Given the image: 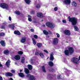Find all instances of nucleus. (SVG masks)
<instances>
[{"instance_id": "1", "label": "nucleus", "mask_w": 80, "mask_h": 80, "mask_svg": "<svg viewBox=\"0 0 80 80\" xmlns=\"http://www.w3.org/2000/svg\"><path fill=\"white\" fill-rule=\"evenodd\" d=\"M68 21L69 22H71L72 25L73 26L76 25L77 23L78 19L75 17L70 18V16L68 17Z\"/></svg>"}, {"instance_id": "2", "label": "nucleus", "mask_w": 80, "mask_h": 80, "mask_svg": "<svg viewBox=\"0 0 80 80\" xmlns=\"http://www.w3.org/2000/svg\"><path fill=\"white\" fill-rule=\"evenodd\" d=\"M46 25L47 27H48L50 28H53L55 27V25H53L52 23L49 22H47Z\"/></svg>"}, {"instance_id": "3", "label": "nucleus", "mask_w": 80, "mask_h": 80, "mask_svg": "<svg viewBox=\"0 0 80 80\" xmlns=\"http://www.w3.org/2000/svg\"><path fill=\"white\" fill-rule=\"evenodd\" d=\"M0 7L2 8L5 9H8V5L5 3H1L0 4Z\"/></svg>"}, {"instance_id": "4", "label": "nucleus", "mask_w": 80, "mask_h": 80, "mask_svg": "<svg viewBox=\"0 0 80 80\" xmlns=\"http://www.w3.org/2000/svg\"><path fill=\"white\" fill-rule=\"evenodd\" d=\"M71 61L72 62L76 64H78L79 63L78 59L76 58H73Z\"/></svg>"}, {"instance_id": "5", "label": "nucleus", "mask_w": 80, "mask_h": 80, "mask_svg": "<svg viewBox=\"0 0 80 80\" xmlns=\"http://www.w3.org/2000/svg\"><path fill=\"white\" fill-rule=\"evenodd\" d=\"M63 33L65 35H67L68 36H70L71 35V32L68 30L66 29L63 32Z\"/></svg>"}, {"instance_id": "6", "label": "nucleus", "mask_w": 80, "mask_h": 80, "mask_svg": "<svg viewBox=\"0 0 80 80\" xmlns=\"http://www.w3.org/2000/svg\"><path fill=\"white\" fill-rule=\"evenodd\" d=\"M68 50L69 52L70 55H72L74 53V49L73 48L70 47L68 48Z\"/></svg>"}, {"instance_id": "7", "label": "nucleus", "mask_w": 80, "mask_h": 80, "mask_svg": "<svg viewBox=\"0 0 80 80\" xmlns=\"http://www.w3.org/2000/svg\"><path fill=\"white\" fill-rule=\"evenodd\" d=\"M58 42V39L56 38H54L52 42V44L53 45H57Z\"/></svg>"}, {"instance_id": "8", "label": "nucleus", "mask_w": 80, "mask_h": 80, "mask_svg": "<svg viewBox=\"0 0 80 80\" xmlns=\"http://www.w3.org/2000/svg\"><path fill=\"white\" fill-rule=\"evenodd\" d=\"M5 76L7 77H13V74L10 72H7L5 73Z\"/></svg>"}, {"instance_id": "9", "label": "nucleus", "mask_w": 80, "mask_h": 80, "mask_svg": "<svg viewBox=\"0 0 80 80\" xmlns=\"http://www.w3.org/2000/svg\"><path fill=\"white\" fill-rule=\"evenodd\" d=\"M0 43L1 44L2 47H5L6 46V44H5V41L1 40L0 42Z\"/></svg>"}, {"instance_id": "10", "label": "nucleus", "mask_w": 80, "mask_h": 80, "mask_svg": "<svg viewBox=\"0 0 80 80\" xmlns=\"http://www.w3.org/2000/svg\"><path fill=\"white\" fill-rule=\"evenodd\" d=\"M64 2L66 5H67V4L70 5V3H71V1L70 0H64Z\"/></svg>"}, {"instance_id": "11", "label": "nucleus", "mask_w": 80, "mask_h": 80, "mask_svg": "<svg viewBox=\"0 0 80 80\" xmlns=\"http://www.w3.org/2000/svg\"><path fill=\"white\" fill-rule=\"evenodd\" d=\"M37 15L38 17H39V18H42V17H43V15L42 13L40 12L37 13Z\"/></svg>"}, {"instance_id": "12", "label": "nucleus", "mask_w": 80, "mask_h": 80, "mask_svg": "<svg viewBox=\"0 0 80 80\" xmlns=\"http://www.w3.org/2000/svg\"><path fill=\"white\" fill-rule=\"evenodd\" d=\"M26 42V38L23 37H22V39L21 40V43H25Z\"/></svg>"}, {"instance_id": "13", "label": "nucleus", "mask_w": 80, "mask_h": 80, "mask_svg": "<svg viewBox=\"0 0 80 80\" xmlns=\"http://www.w3.org/2000/svg\"><path fill=\"white\" fill-rule=\"evenodd\" d=\"M49 60H50V61H53L54 60V57H53V54H50V58H49Z\"/></svg>"}, {"instance_id": "14", "label": "nucleus", "mask_w": 80, "mask_h": 80, "mask_svg": "<svg viewBox=\"0 0 80 80\" xmlns=\"http://www.w3.org/2000/svg\"><path fill=\"white\" fill-rule=\"evenodd\" d=\"M64 53L65 55L67 56L68 55H69V53H70L69 51L67 49H66L64 51Z\"/></svg>"}, {"instance_id": "15", "label": "nucleus", "mask_w": 80, "mask_h": 80, "mask_svg": "<svg viewBox=\"0 0 80 80\" xmlns=\"http://www.w3.org/2000/svg\"><path fill=\"white\" fill-rule=\"evenodd\" d=\"M14 33L15 35H21V33L18 31H14Z\"/></svg>"}, {"instance_id": "16", "label": "nucleus", "mask_w": 80, "mask_h": 80, "mask_svg": "<svg viewBox=\"0 0 80 80\" xmlns=\"http://www.w3.org/2000/svg\"><path fill=\"white\" fill-rule=\"evenodd\" d=\"M24 72L26 74H28L30 73V71H29V70H28V69L27 68H25L24 69Z\"/></svg>"}, {"instance_id": "17", "label": "nucleus", "mask_w": 80, "mask_h": 80, "mask_svg": "<svg viewBox=\"0 0 80 80\" xmlns=\"http://www.w3.org/2000/svg\"><path fill=\"white\" fill-rule=\"evenodd\" d=\"M18 75L20 77H22V78H23V77H25V75L23 74V73L20 72L18 73Z\"/></svg>"}, {"instance_id": "18", "label": "nucleus", "mask_w": 80, "mask_h": 80, "mask_svg": "<svg viewBox=\"0 0 80 80\" xmlns=\"http://www.w3.org/2000/svg\"><path fill=\"white\" fill-rule=\"evenodd\" d=\"M14 58L16 60H19L20 59V57L19 55H16L14 57Z\"/></svg>"}, {"instance_id": "19", "label": "nucleus", "mask_w": 80, "mask_h": 80, "mask_svg": "<svg viewBox=\"0 0 80 80\" xmlns=\"http://www.w3.org/2000/svg\"><path fill=\"white\" fill-rule=\"evenodd\" d=\"M25 3L28 5H30L31 3V0H24Z\"/></svg>"}, {"instance_id": "20", "label": "nucleus", "mask_w": 80, "mask_h": 80, "mask_svg": "<svg viewBox=\"0 0 80 80\" xmlns=\"http://www.w3.org/2000/svg\"><path fill=\"white\" fill-rule=\"evenodd\" d=\"M10 60H8L6 63V65L7 66V67L9 68V65H10Z\"/></svg>"}, {"instance_id": "21", "label": "nucleus", "mask_w": 80, "mask_h": 80, "mask_svg": "<svg viewBox=\"0 0 80 80\" xmlns=\"http://www.w3.org/2000/svg\"><path fill=\"white\" fill-rule=\"evenodd\" d=\"M54 65L53 62L52 61H50L48 62V65L50 66V67H53Z\"/></svg>"}, {"instance_id": "22", "label": "nucleus", "mask_w": 80, "mask_h": 80, "mask_svg": "<svg viewBox=\"0 0 80 80\" xmlns=\"http://www.w3.org/2000/svg\"><path fill=\"white\" fill-rule=\"evenodd\" d=\"M9 51L8 50H5L4 51V54H5L6 55H7V54H9Z\"/></svg>"}, {"instance_id": "23", "label": "nucleus", "mask_w": 80, "mask_h": 80, "mask_svg": "<svg viewBox=\"0 0 80 80\" xmlns=\"http://www.w3.org/2000/svg\"><path fill=\"white\" fill-rule=\"evenodd\" d=\"M37 46L38 48H40V47H42V43H37Z\"/></svg>"}, {"instance_id": "24", "label": "nucleus", "mask_w": 80, "mask_h": 80, "mask_svg": "<svg viewBox=\"0 0 80 80\" xmlns=\"http://www.w3.org/2000/svg\"><path fill=\"white\" fill-rule=\"evenodd\" d=\"M28 68L29 69V70H32V66L31 65L28 64Z\"/></svg>"}, {"instance_id": "25", "label": "nucleus", "mask_w": 80, "mask_h": 80, "mask_svg": "<svg viewBox=\"0 0 80 80\" xmlns=\"http://www.w3.org/2000/svg\"><path fill=\"white\" fill-rule=\"evenodd\" d=\"M21 63H25V58L24 57H22L21 60Z\"/></svg>"}, {"instance_id": "26", "label": "nucleus", "mask_w": 80, "mask_h": 80, "mask_svg": "<svg viewBox=\"0 0 80 80\" xmlns=\"http://www.w3.org/2000/svg\"><path fill=\"white\" fill-rule=\"evenodd\" d=\"M72 6L75 7H77V3H76V2L75 1L72 2Z\"/></svg>"}, {"instance_id": "27", "label": "nucleus", "mask_w": 80, "mask_h": 80, "mask_svg": "<svg viewBox=\"0 0 80 80\" xmlns=\"http://www.w3.org/2000/svg\"><path fill=\"white\" fill-rule=\"evenodd\" d=\"M42 72H44V73L46 72V70H45V66H43L42 67Z\"/></svg>"}, {"instance_id": "28", "label": "nucleus", "mask_w": 80, "mask_h": 80, "mask_svg": "<svg viewBox=\"0 0 80 80\" xmlns=\"http://www.w3.org/2000/svg\"><path fill=\"white\" fill-rule=\"evenodd\" d=\"M9 27L10 28H11L12 30H13L15 28V25H9Z\"/></svg>"}, {"instance_id": "29", "label": "nucleus", "mask_w": 80, "mask_h": 80, "mask_svg": "<svg viewBox=\"0 0 80 80\" xmlns=\"http://www.w3.org/2000/svg\"><path fill=\"white\" fill-rule=\"evenodd\" d=\"M43 32L44 34L46 35H47L48 34V32L45 30H44Z\"/></svg>"}, {"instance_id": "30", "label": "nucleus", "mask_w": 80, "mask_h": 80, "mask_svg": "<svg viewBox=\"0 0 80 80\" xmlns=\"http://www.w3.org/2000/svg\"><path fill=\"white\" fill-rule=\"evenodd\" d=\"M40 5L39 4H38L36 5L35 6L36 8H37L38 9V8H40L41 7Z\"/></svg>"}, {"instance_id": "31", "label": "nucleus", "mask_w": 80, "mask_h": 80, "mask_svg": "<svg viewBox=\"0 0 80 80\" xmlns=\"http://www.w3.org/2000/svg\"><path fill=\"white\" fill-rule=\"evenodd\" d=\"M50 72H55V70L53 68H51L48 70Z\"/></svg>"}, {"instance_id": "32", "label": "nucleus", "mask_w": 80, "mask_h": 80, "mask_svg": "<svg viewBox=\"0 0 80 80\" xmlns=\"http://www.w3.org/2000/svg\"><path fill=\"white\" fill-rule=\"evenodd\" d=\"M39 55H40V57L42 58H44V55H43V53H42L40 52L39 53Z\"/></svg>"}, {"instance_id": "33", "label": "nucleus", "mask_w": 80, "mask_h": 80, "mask_svg": "<svg viewBox=\"0 0 80 80\" xmlns=\"http://www.w3.org/2000/svg\"><path fill=\"white\" fill-rule=\"evenodd\" d=\"M5 35V33L3 32H2L0 33V37H4Z\"/></svg>"}, {"instance_id": "34", "label": "nucleus", "mask_w": 80, "mask_h": 80, "mask_svg": "<svg viewBox=\"0 0 80 80\" xmlns=\"http://www.w3.org/2000/svg\"><path fill=\"white\" fill-rule=\"evenodd\" d=\"M15 13L17 14V15H20L21 13L19 11H16L15 12Z\"/></svg>"}, {"instance_id": "35", "label": "nucleus", "mask_w": 80, "mask_h": 80, "mask_svg": "<svg viewBox=\"0 0 80 80\" xmlns=\"http://www.w3.org/2000/svg\"><path fill=\"white\" fill-rule=\"evenodd\" d=\"M30 80H35V77L33 75H32L31 77L30 78Z\"/></svg>"}, {"instance_id": "36", "label": "nucleus", "mask_w": 80, "mask_h": 80, "mask_svg": "<svg viewBox=\"0 0 80 80\" xmlns=\"http://www.w3.org/2000/svg\"><path fill=\"white\" fill-rule=\"evenodd\" d=\"M32 40L33 45H36V41H35V40H34V38H32Z\"/></svg>"}, {"instance_id": "37", "label": "nucleus", "mask_w": 80, "mask_h": 80, "mask_svg": "<svg viewBox=\"0 0 80 80\" xmlns=\"http://www.w3.org/2000/svg\"><path fill=\"white\" fill-rule=\"evenodd\" d=\"M74 28L76 31H78V28L76 26H74Z\"/></svg>"}, {"instance_id": "38", "label": "nucleus", "mask_w": 80, "mask_h": 80, "mask_svg": "<svg viewBox=\"0 0 80 80\" xmlns=\"http://www.w3.org/2000/svg\"><path fill=\"white\" fill-rule=\"evenodd\" d=\"M26 77H27L28 78H29L32 77V76H31V75L30 74H28L26 76Z\"/></svg>"}, {"instance_id": "39", "label": "nucleus", "mask_w": 80, "mask_h": 80, "mask_svg": "<svg viewBox=\"0 0 80 80\" xmlns=\"http://www.w3.org/2000/svg\"><path fill=\"white\" fill-rule=\"evenodd\" d=\"M35 55L38 56V55H40V53L38 52H35Z\"/></svg>"}, {"instance_id": "40", "label": "nucleus", "mask_w": 80, "mask_h": 80, "mask_svg": "<svg viewBox=\"0 0 80 80\" xmlns=\"http://www.w3.org/2000/svg\"><path fill=\"white\" fill-rule=\"evenodd\" d=\"M23 53V52L22 51H20L18 52V54L19 55H22Z\"/></svg>"}, {"instance_id": "41", "label": "nucleus", "mask_w": 80, "mask_h": 80, "mask_svg": "<svg viewBox=\"0 0 80 80\" xmlns=\"http://www.w3.org/2000/svg\"><path fill=\"white\" fill-rule=\"evenodd\" d=\"M62 22L64 23H67V21L65 20H62Z\"/></svg>"}, {"instance_id": "42", "label": "nucleus", "mask_w": 80, "mask_h": 80, "mask_svg": "<svg viewBox=\"0 0 80 80\" xmlns=\"http://www.w3.org/2000/svg\"><path fill=\"white\" fill-rule=\"evenodd\" d=\"M31 14H32V15L35 14V11H31Z\"/></svg>"}, {"instance_id": "43", "label": "nucleus", "mask_w": 80, "mask_h": 80, "mask_svg": "<svg viewBox=\"0 0 80 80\" xmlns=\"http://www.w3.org/2000/svg\"><path fill=\"white\" fill-rule=\"evenodd\" d=\"M33 37H34V38H36V39H37V38H38V36H37V35H34Z\"/></svg>"}, {"instance_id": "44", "label": "nucleus", "mask_w": 80, "mask_h": 80, "mask_svg": "<svg viewBox=\"0 0 80 80\" xmlns=\"http://www.w3.org/2000/svg\"><path fill=\"white\" fill-rule=\"evenodd\" d=\"M11 72L12 73H15V71L14 70H11Z\"/></svg>"}, {"instance_id": "45", "label": "nucleus", "mask_w": 80, "mask_h": 80, "mask_svg": "<svg viewBox=\"0 0 80 80\" xmlns=\"http://www.w3.org/2000/svg\"><path fill=\"white\" fill-rule=\"evenodd\" d=\"M28 20L29 22H32V19L30 18H28Z\"/></svg>"}, {"instance_id": "46", "label": "nucleus", "mask_w": 80, "mask_h": 80, "mask_svg": "<svg viewBox=\"0 0 80 80\" xmlns=\"http://www.w3.org/2000/svg\"><path fill=\"white\" fill-rule=\"evenodd\" d=\"M1 28H2V29H5V27L4 26H2Z\"/></svg>"}, {"instance_id": "47", "label": "nucleus", "mask_w": 80, "mask_h": 80, "mask_svg": "<svg viewBox=\"0 0 80 80\" xmlns=\"http://www.w3.org/2000/svg\"><path fill=\"white\" fill-rule=\"evenodd\" d=\"M44 52H45V53H47V54H48V51H47V50H44Z\"/></svg>"}, {"instance_id": "48", "label": "nucleus", "mask_w": 80, "mask_h": 80, "mask_svg": "<svg viewBox=\"0 0 80 80\" xmlns=\"http://www.w3.org/2000/svg\"><path fill=\"white\" fill-rule=\"evenodd\" d=\"M57 10H58V8L57 7H56L55 8H54V11H57Z\"/></svg>"}, {"instance_id": "49", "label": "nucleus", "mask_w": 80, "mask_h": 80, "mask_svg": "<svg viewBox=\"0 0 80 80\" xmlns=\"http://www.w3.org/2000/svg\"><path fill=\"white\" fill-rule=\"evenodd\" d=\"M56 35H57V37H58V38H59V37H60V34H59L57 33Z\"/></svg>"}, {"instance_id": "50", "label": "nucleus", "mask_w": 80, "mask_h": 80, "mask_svg": "<svg viewBox=\"0 0 80 80\" xmlns=\"http://www.w3.org/2000/svg\"><path fill=\"white\" fill-rule=\"evenodd\" d=\"M30 31H31L32 32H34V29L33 28L31 29H30Z\"/></svg>"}, {"instance_id": "51", "label": "nucleus", "mask_w": 80, "mask_h": 80, "mask_svg": "<svg viewBox=\"0 0 80 80\" xmlns=\"http://www.w3.org/2000/svg\"><path fill=\"white\" fill-rule=\"evenodd\" d=\"M60 77H61V75H59V76H58V79H60Z\"/></svg>"}, {"instance_id": "52", "label": "nucleus", "mask_w": 80, "mask_h": 80, "mask_svg": "<svg viewBox=\"0 0 80 80\" xmlns=\"http://www.w3.org/2000/svg\"><path fill=\"white\" fill-rule=\"evenodd\" d=\"M9 20L10 21H11V20H12V18H11V17H9Z\"/></svg>"}, {"instance_id": "53", "label": "nucleus", "mask_w": 80, "mask_h": 80, "mask_svg": "<svg viewBox=\"0 0 80 80\" xmlns=\"http://www.w3.org/2000/svg\"><path fill=\"white\" fill-rule=\"evenodd\" d=\"M31 63L32 64H33V60L32 59L31 60Z\"/></svg>"}, {"instance_id": "54", "label": "nucleus", "mask_w": 80, "mask_h": 80, "mask_svg": "<svg viewBox=\"0 0 80 80\" xmlns=\"http://www.w3.org/2000/svg\"><path fill=\"white\" fill-rule=\"evenodd\" d=\"M0 80H3V78L1 76H0Z\"/></svg>"}, {"instance_id": "55", "label": "nucleus", "mask_w": 80, "mask_h": 80, "mask_svg": "<svg viewBox=\"0 0 80 80\" xmlns=\"http://www.w3.org/2000/svg\"><path fill=\"white\" fill-rule=\"evenodd\" d=\"M49 34H50V35H51L52 34V33L50 31H49Z\"/></svg>"}, {"instance_id": "56", "label": "nucleus", "mask_w": 80, "mask_h": 80, "mask_svg": "<svg viewBox=\"0 0 80 80\" xmlns=\"http://www.w3.org/2000/svg\"><path fill=\"white\" fill-rule=\"evenodd\" d=\"M28 18H32V16H31L30 15H28Z\"/></svg>"}, {"instance_id": "57", "label": "nucleus", "mask_w": 80, "mask_h": 80, "mask_svg": "<svg viewBox=\"0 0 80 80\" xmlns=\"http://www.w3.org/2000/svg\"><path fill=\"white\" fill-rule=\"evenodd\" d=\"M9 80H13V78H9Z\"/></svg>"}, {"instance_id": "58", "label": "nucleus", "mask_w": 80, "mask_h": 80, "mask_svg": "<svg viewBox=\"0 0 80 80\" xmlns=\"http://www.w3.org/2000/svg\"><path fill=\"white\" fill-rule=\"evenodd\" d=\"M0 67H3V65H2L1 63H0Z\"/></svg>"}, {"instance_id": "59", "label": "nucleus", "mask_w": 80, "mask_h": 80, "mask_svg": "<svg viewBox=\"0 0 80 80\" xmlns=\"http://www.w3.org/2000/svg\"><path fill=\"white\" fill-rule=\"evenodd\" d=\"M48 76L49 77H51L52 75H51V74H48Z\"/></svg>"}, {"instance_id": "60", "label": "nucleus", "mask_w": 80, "mask_h": 80, "mask_svg": "<svg viewBox=\"0 0 80 80\" xmlns=\"http://www.w3.org/2000/svg\"><path fill=\"white\" fill-rule=\"evenodd\" d=\"M23 72V70H20V73H21V72Z\"/></svg>"}, {"instance_id": "61", "label": "nucleus", "mask_w": 80, "mask_h": 80, "mask_svg": "<svg viewBox=\"0 0 80 80\" xmlns=\"http://www.w3.org/2000/svg\"><path fill=\"white\" fill-rule=\"evenodd\" d=\"M52 77H49V79H50V80H52Z\"/></svg>"}, {"instance_id": "62", "label": "nucleus", "mask_w": 80, "mask_h": 80, "mask_svg": "<svg viewBox=\"0 0 80 80\" xmlns=\"http://www.w3.org/2000/svg\"><path fill=\"white\" fill-rule=\"evenodd\" d=\"M78 60H80V56L79 57V59H78Z\"/></svg>"}, {"instance_id": "63", "label": "nucleus", "mask_w": 80, "mask_h": 80, "mask_svg": "<svg viewBox=\"0 0 80 80\" xmlns=\"http://www.w3.org/2000/svg\"><path fill=\"white\" fill-rule=\"evenodd\" d=\"M43 27H45V25H43Z\"/></svg>"}, {"instance_id": "64", "label": "nucleus", "mask_w": 80, "mask_h": 80, "mask_svg": "<svg viewBox=\"0 0 80 80\" xmlns=\"http://www.w3.org/2000/svg\"><path fill=\"white\" fill-rule=\"evenodd\" d=\"M41 22H43V20H41Z\"/></svg>"}]
</instances>
